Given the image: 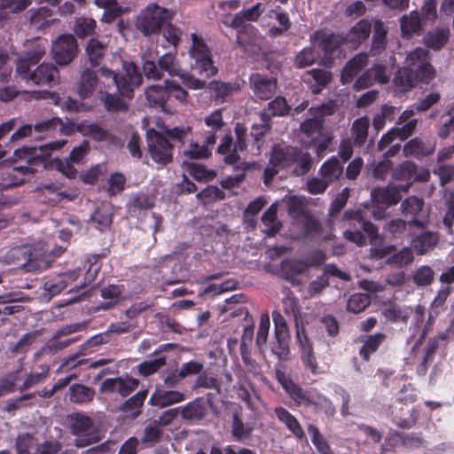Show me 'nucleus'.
<instances>
[{"mask_svg":"<svg viewBox=\"0 0 454 454\" xmlns=\"http://www.w3.org/2000/svg\"><path fill=\"white\" fill-rule=\"evenodd\" d=\"M45 52L46 40L38 39L33 42L16 61L17 74L27 82L35 85L54 84L59 77V69L52 63L39 64Z\"/></svg>","mask_w":454,"mask_h":454,"instance_id":"1","label":"nucleus"},{"mask_svg":"<svg viewBox=\"0 0 454 454\" xmlns=\"http://www.w3.org/2000/svg\"><path fill=\"white\" fill-rule=\"evenodd\" d=\"M434 75L435 70L429 62L428 51L419 47L408 54L406 66L397 69L393 82L401 92H407L418 82H430Z\"/></svg>","mask_w":454,"mask_h":454,"instance_id":"2","label":"nucleus"},{"mask_svg":"<svg viewBox=\"0 0 454 454\" xmlns=\"http://www.w3.org/2000/svg\"><path fill=\"white\" fill-rule=\"evenodd\" d=\"M278 379L296 406L312 408L315 412H323L326 416L335 414L336 411L333 402L315 388L304 389L292 379H287L284 375Z\"/></svg>","mask_w":454,"mask_h":454,"instance_id":"3","label":"nucleus"},{"mask_svg":"<svg viewBox=\"0 0 454 454\" xmlns=\"http://www.w3.org/2000/svg\"><path fill=\"white\" fill-rule=\"evenodd\" d=\"M67 142L56 141L41 145L39 146H23L14 151V157L26 161L25 165H19L13 169L22 175L34 174L38 167L43 168L49 161V156L53 150L60 149Z\"/></svg>","mask_w":454,"mask_h":454,"instance_id":"4","label":"nucleus"},{"mask_svg":"<svg viewBox=\"0 0 454 454\" xmlns=\"http://www.w3.org/2000/svg\"><path fill=\"white\" fill-rule=\"evenodd\" d=\"M176 12L150 3L143 8L135 20L136 28L145 37L159 35L166 22L173 20Z\"/></svg>","mask_w":454,"mask_h":454,"instance_id":"5","label":"nucleus"},{"mask_svg":"<svg viewBox=\"0 0 454 454\" xmlns=\"http://www.w3.org/2000/svg\"><path fill=\"white\" fill-rule=\"evenodd\" d=\"M264 11L265 4L258 2L252 7L237 12L234 15L231 22L228 24V26L237 30V43L239 46L247 48L254 43L258 34V29L247 22L258 21Z\"/></svg>","mask_w":454,"mask_h":454,"instance_id":"6","label":"nucleus"},{"mask_svg":"<svg viewBox=\"0 0 454 454\" xmlns=\"http://www.w3.org/2000/svg\"><path fill=\"white\" fill-rule=\"evenodd\" d=\"M99 72L102 76L112 78L119 94L127 98H132L135 89L143 82L142 74L134 62L124 61L122 72L115 73L105 67H101Z\"/></svg>","mask_w":454,"mask_h":454,"instance_id":"7","label":"nucleus"},{"mask_svg":"<svg viewBox=\"0 0 454 454\" xmlns=\"http://www.w3.org/2000/svg\"><path fill=\"white\" fill-rule=\"evenodd\" d=\"M69 433L75 436L74 445L77 448H85L98 442L101 440L99 432L94 420L83 412H73L67 415Z\"/></svg>","mask_w":454,"mask_h":454,"instance_id":"8","label":"nucleus"},{"mask_svg":"<svg viewBox=\"0 0 454 454\" xmlns=\"http://www.w3.org/2000/svg\"><path fill=\"white\" fill-rule=\"evenodd\" d=\"M191 41L188 54L192 60V68L206 78L215 75L218 69L214 65L212 51L204 37L196 33H192Z\"/></svg>","mask_w":454,"mask_h":454,"instance_id":"9","label":"nucleus"},{"mask_svg":"<svg viewBox=\"0 0 454 454\" xmlns=\"http://www.w3.org/2000/svg\"><path fill=\"white\" fill-rule=\"evenodd\" d=\"M317 45L323 55L325 65H332L336 59L341 57L342 45L347 43V38L341 34L329 32L326 29L317 30L313 35Z\"/></svg>","mask_w":454,"mask_h":454,"instance_id":"10","label":"nucleus"},{"mask_svg":"<svg viewBox=\"0 0 454 454\" xmlns=\"http://www.w3.org/2000/svg\"><path fill=\"white\" fill-rule=\"evenodd\" d=\"M147 152L151 159L160 166H166L173 160L174 146L168 138L154 129L146 132Z\"/></svg>","mask_w":454,"mask_h":454,"instance_id":"11","label":"nucleus"},{"mask_svg":"<svg viewBox=\"0 0 454 454\" xmlns=\"http://www.w3.org/2000/svg\"><path fill=\"white\" fill-rule=\"evenodd\" d=\"M274 324V340L270 344V350L279 361H287L290 356V333L287 323L283 315L274 310L272 312Z\"/></svg>","mask_w":454,"mask_h":454,"instance_id":"12","label":"nucleus"},{"mask_svg":"<svg viewBox=\"0 0 454 454\" xmlns=\"http://www.w3.org/2000/svg\"><path fill=\"white\" fill-rule=\"evenodd\" d=\"M392 177L395 181L405 182L398 186L403 192H407L414 183L427 182L430 172L411 160H404L393 170Z\"/></svg>","mask_w":454,"mask_h":454,"instance_id":"13","label":"nucleus"},{"mask_svg":"<svg viewBox=\"0 0 454 454\" xmlns=\"http://www.w3.org/2000/svg\"><path fill=\"white\" fill-rule=\"evenodd\" d=\"M416 401V395H406L396 399L388 407V414L392 421L401 428H411L416 422L418 416L414 408L410 409L406 403H413Z\"/></svg>","mask_w":454,"mask_h":454,"instance_id":"14","label":"nucleus"},{"mask_svg":"<svg viewBox=\"0 0 454 454\" xmlns=\"http://www.w3.org/2000/svg\"><path fill=\"white\" fill-rule=\"evenodd\" d=\"M249 87L254 101H267L277 92L278 79L261 73H254L249 76Z\"/></svg>","mask_w":454,"mask_h":454,"instance_id":"15","label":"nucleus"},{"mask_svg":"<svg viewBox=\"0 0 454 454\" xmlns=\"http://www.w3.org/2000/svg\"><path fill=\"white\" fill-rule=\"evenodd\" d=\"M52 57L59 65H67L78 53V44L73 35L59 36L51 47Z\"/></svg>","mask_w":454,"mask_h":454,"instance_id":"16","label":"nucleus"},{"mask_svg":"<svg viewBox=\"0 0 454 454\" xmlns=\"http://www.w3.org/2000/svg\"><path fill=\"white\" fill-rule=\"evenodd\" d=\"M139 386V380L132 377L108 378L103 380L99 391L104 394L118 393L122 397L129 396Z\"/></svg>","mask_w":454,"mask_h":454,"instance_id":"17","label":"nucleus"},{"mask_svg":"<svg viewBox=\"0 0 454 454\" xmlns=\"http://www.w3.org/2000/svg\"><path fill=\"white\" fill-rule=\"evenodd\" d=\"M296 148L292 145H274L270 152V163L280 169L291 168L296 155Z\"/></svg>","mask_w":454,"mask_h":454,"instance_id":"18","label":"nucleus"},{"mask_svg":"<svg viewBox=\"0 0 454 454\" xmlns=\"http://www.w3.org/2000/svg\"><path fill=\"white\" fill-rule=\"evenodd\" d=\"M403 191L398 185L380 187L373 189L371 192L372 200L379 207H387L396 205L402 198Z\"/></svg>","mask_w":454,"mask_h":454,"instance_id":"19","label":"nucleus"},{"mask_svg":"<svg viewBox=\"0 0 454 454\" xmlns=\"http://www.w3.org/2000/svg\"><path fill=\"white\" fill-rule=\"evenodd\" d=\"M277 419L283 423L288 431L299 441L307 440L305 432L297 419L287 409L278 406L274 409Z\"/></svg>","mask_w":454,"mask_h":454,"instance_id":"20","label":"nucleus"},{"mask_svg":"<svg viewBox=\"0 0 454 454\" xmlns=\"http://www.w3.org/2000/svg\"><path fill=\"white\" fill-rule=\"evenodd\" d=\"M344 219L350 222V224L354 226L357 223L359 228L367 235L366 238L369 239L371 244L376 243L380 239L378 227L372 222L364 220L360 210L345 211Z\"/></svg>","mask_w":454,"mask_h":454,"instance_id":"21","label":"nucleus"},{"mask_svg":"<svg viewBox=\"0 0 454 454\" xmlns=\"http://www.w3.org/2000/svg\"><path fill=\"white\" fill-rule=\"evenodd\" d=\"M423 207V199L417 196H410L402 202V213L406 217H411V220L409 222V226H415L419 229L424 227L423 222L417 219V216L422 211Z\"/></svg>","mask_w":454,"mask_h":454,"instance_id":"22","label":"nucleus"},{"mask_svg":"<svg viewBox=\"0 0 454 454\" xmlns=\"http://www.w3.org/2000/svg\"><path fill=\"white\" fill-rule=\"evenodd\" d=\"M215 143V135H207L202 145L198 142H192L190 148L184 152V155L191 160L208 159L212 155V148Z\"/></svg>","mask_w":454,"mask_h":454,"instance_id":"23","label":"nucleus"},{"mask_svg":"<svg viewBox=\"0 0 454 454\" xmlns=\"http://www.w3.org/2000/svg\"><path fill=\"white\" fill-rule=\"evenodd\" d=\"M207 414V407L203 398L199 397L189 402L180 410L182 419L189 423H196L202 420Z\"/></svg>","mask_w":454,"mask_h":454,"instance_id":"24","label":"nucleus"},{"mask_svg":"<svg viewBox=\"0 0 454 454\" xmlns=\"http://www.w3.org/2000/svg\"><path fill=\"white\" fill-rule=\"evenodd\" d=\"M107 52V44L98 38L92 37L87 43L85 54L91 67H99Z\"/></svg>","mask_w":454,"mask_h":454,"instance_id":"25","label":"nucleus"},{"mask_svg":"<svg viewBox=\"0 0 454 454\" xmlns=\"http://www.w3.org/2000/svg\"><path fill=\"white\" fill-rule=\"evenodd\" d=\"M368 56L364 53L356 54L349 59L341 71L340 80L343 84L349 83L366 67Z\"/></svg>","mask_w":454,"mask_h":454,"instance_id":"26","label":"nucleus"},{"mask_svg":"<svg viewBox=\"0 0 454 454\" xmlns=\"http://www.w3.org/2000/svg\"><path fill=\"white\" fill-rule=\"evenodd\" d=\"M184 393L176 390H157L150 397L149 403L160 408L183 402Z\"/></svg>","mask_w":454,"mask_h":454,"instance_id":"27","label":"nucleus"},{"mask_svg":"<svg viewBox=\"0 0 454 454\" xmlns=\"http://www.w3.org/2000/svg\"><path fill=\"white\" fill-rule=\"evenodd\" d=\"M260 122L254 123L251 127L250 135L254 138V145L260 150L264 143V137L270 131L272 121H270L266 112H260Z\"/></svg>","mask_w":454,"mask_h":454,"instance_id":"28","label":"nucleus"},{"mask_svg":"<svg viewBox=\"0 0 454 454\" xmlns=\"http://www.w3.org/2000/svg\"><path fill=\"white\" fill-rule=\"evenodd\" d=\"M439 237L434 231H425L412 239L411 246L417 254L422 255L433 249L438 243Z\"/></svg>","mask_w":454,"mask_h":454,"instance_id":"29","label":"nucleus"},{"mask_svg":"<svg viewBox=\"0 0 454 454\" xmlns=\"http://www.w3.org/2000/svg\"><path fill=\"white\" fill-rule=\"evenodd\" d=\"M168 84L151 85L145 90V98L149 106L160 107L165 110L166 104L168 100Z\"/></svg>","mask_w":454,"mask_h":454,"instance_id":"30","label":"nucleus"},{"mask_svg":"<svg viewBox=\"0 0 454 454\" xmlns=\"http://www.w3.org/2000/svg\"><path fill=\"white\" fill-rule=\"evenodd\" d=\"M387 339V334L384 333H376L374 334H369L364 340V343L359 348V356L361 358L369 362L371 356L377 352L380 347Z\"/></svg>","mask_w":454,"mask_h":454,"instance_id":"31","label":"nucleus"},{"mask_svg":"<svg viewBox=\"0 0 454 454\" xmlns=\"http://www.w3.org/2000/svg\"><path fill=\"white\" fill-rule=\"evenodd\" d=\"M434 148L430 144L424 142L419 137L409 140L403 148V153L405 157L422 158L432 154Z\"/></svg>","mask_w":454,"mask_h":454,"instance_id":"32","label":"nucleus"},{"mask_svg":"<svg viewBox=\"0 0 454 454\" xmlns=\"http://www.w3.org/2000/svg\"><path fill=\"white\" fill-rule=\"evenodd\" d=\"M147 395V390L138 391L134 395L127 399L121 405H120L119 410L123 413L130 415V417L133 419L137 418L142 412V407Z\"/></svg>","mask_w":454,"mask_h":454,"instance_id":"33","label":"nucleus"},{"mask_svg":"<svg viewBox=\"0 0 454 454\" xmlns=\"http://www.w3.org/2000/svg\"><path fill=\"white\" fill-rule=\"evenodd\" d=\"M400 27L402 36L411 38L414 35H420L422 30L421 20L418 12H411L409 15L401 18Z\"/></svg>","mask_w":454,"mask_h":454,"instance_id":"34","label":"nucleus"},{"mask_svg":"<svg viewBox=\"0 0 454 454\" xmlns=\"http://www.w3.org/2000/svg\"><path fill=\"white\" fill-rule=\"evenodd\" d=\"M320 176L327 181L329 184L340 179L343 174V166L340 160L333 156L325 161L320 169Z\"/></svg>","mask_w":454,"mask_h":454,"instance_id":"35","label":"nucleus"},{"mask_svg":"<svg viewBox=\"0 0 454 454\" xmlns=\"http://www.w3.org/2000/svg\"><path fill=\"white\" fill-rule=\"evenodd\" d=\"M295 153L294 165L289 169L293 176H301L309 173L312 168L313 159L309 153L298 147L296 148Z\"/></svg>","mask_w":454,"mask_h":454,"instance_id":"36","label":"nucleus"},{"mask_svg":"<svg viewBox=\"0 0 454 454\" xmlns=\"http://www.w3.org/2000/svg\"><path fill=\"white\" fill-rule=\"evenodd\" d=\"M209 90L216 101L224 102L234 91L239 90L237 82H226L214 80L209 82Z\"/></svg>","mask_w":454,"mask_h":454,"instance_id":"37","label":"nucleus"},{"mask_svg":"<svg viewBox=\"0 0 454 454\" xmlns=\"http://www.w3.org/2000/svg\"><path fill=\"white\" fill-rule=\"evenodd\" d=\"M98 84V75L91 68H85L81 74L78 92L82 98H90Z\"/></svg>","mask_w":454,"mask_h":454,"instance_id":"38","label":"nucleus"},{"mask_svg":"<svg viewBox=\"0 0 454 454\" xmlns=\"http://www.w3.org/2000/svg\"><path fill=\"white\" fill-rule=\"evenodd\" d=\"M216 152L219 154L224 155L223 160L228 165H234L240 160V156L234 148L233 137L231 132L223 137Z\"/></svg>","mask_w":454,"mask_h":454,"instance_id":"39","label":"nucleus"},{"mask_svg":"<svg viewBox=\"0 0 454 454\" xmlns=\"http://www.w3.org/2000/svg\"><path fill=\"white\" fill-rule=\"evenodd\" d=\"M370 120L367 116H362L356 119L351 126V135L354 140V145L362 146L365 144L368 137V129Z\"/></svg>","mask_w":454,"mask_h":454,"instance_id":"40","label":"nucleus"},{"mask_svg":"<svg viewBox=\"0 0 454 454\" xmlns=\"http://www.w3.org/2000/svg\"><path fill=\"white\" fill-rule=\"evenodd\" d=\"M371 31L372 25L370 21L363 19L353 26L344 37L347 38V43H361L369 37Z\"/></svg>","mask_w":454,"mask_h":454,"instance_id":"41","label":"nucleus"},{"mask_svg":"<svg viewBox=\"0 0 454 454\" xmlns=\"http://www.w3.org/2000/svg\"><path fill=\"white\" fill-rule=\"evenodd\" d=\"M254 427L245 424L238 413L233 414L231 422V436L234 441L243 442L251 438Z\"/></svg>","mask_w":454,"mask_h":454,"instance_id":"42","label":"nucleus"},{"mask_svg":"<svg viewBox=\"0 0 454 454\" xmlns=\"http://www.w3.org/2000/svg\"><path fill=\"white\" fill-rule=\"evenodd\" d=\"M69 399L72 403L86 404L93 400L95 390L90 387L77 383L69 387Z\"/></svg>","mask_w":454,"mask_h":454,"instance_id":"43","label":"nucleus"},{"mask_svg":"<svg viewBox=\"0 0 454 454\" xmlns=\"http://www.w3.org/2000/svg\"><path fill=\"white\" fill-rule=\"evenodd\" d=\"M292 107L288 105L286 98L282 96H277L270 100L267 106L261 112H266L270 121L273 117H283L289 114Z\"/></svg>","mask_w":454,"mask_h":454,"instance_id":"44","label":"nucleus"},{"mask_svg":"<svg viewBox=\"0 0 454 454\" xmlns=\"http://www.w3.org/2000/svg\"><path fill=\"white\" fill-rule=\"evenodd\" d=\"M450 34L449 27H437L425 36V43L428 48L439 51L448 43Z\"/></svg>","mask_w":454,"mask_h":454,"instance_id":"45","label":"nucleus"},{"mask_svg":"<svg viewBox=\"0 0 454 454\" xmlns=\"http://www.w3.org/2000/svg\"><path fill=\"white\" fill-rule=\"evenodd\" d=\"M31 251L27 247L20 246L11 248L6 255L8 263H12L25 268L27 270V262L30 261Z\"/></svg>","mask_w":454,"mask_h":454,"instance_id":"46","label":"nucleus"},{"mask_svg":"<svg viewBox=\"0 0 454 454\" xmlns=\"http://www.w3.org/2000/svg\"><path fill=\"white\" fill-rule=\"evenodd\" d=\"M277 213V207L271 205L262 215V223L266 228L264 231L270 237L275 236L282 227Z\"/></svg>","mask_w":454,"mask_h":454,"instance_id":"47","label":"nucleus"},{"mask_svg":"<svg viewBox=\"0 0 454 454\" xmlns=\"http://www.w3.org/2000/svg\"><path fill=\"white\" fill-rule=\"evenodd\" d=\"M100 100L107 112L119 113L128 111V104L120 96L108 92H100Z\"/></svg>","mask_w":454,"mask_h":454,"instance_id":"48","label":"nucleus"},{"mask_svg":"<svg viewBox=\"0 0 454 454\" xmlns=\"http://www.w3.org/2000/svg\"><path fill=\"white\" fill-rule=\"evenodd\" d=\"M387 45V29L381 20H376L373 26V35L371 51L374 54L380 53Z\"/></svg>","mask_w":454,"mask_h":454,"instance_id":"49","label":"nucleus"},{"mask_svg":"<svg viewBox=\"0 0 454 454\" xmlns=\"http://www.w3.org/2000/svg\"><path fill=\"white\" fill-rule=\"evenodd\" d=\"M100 259L99 254H90L87 258L88 269L84 275V280L78 285H75L74 288H84L90 285L97 278L98 273L100 270L98 263Z\"/></svg>","mask_w":454,"mask_h":454,"instance_id":"50","label":"nucleus"},{"mask_svg":"<svg viewBox=\"0 0 454 454\" xmlns=\"http://www.w3.org/2000/svg\"><path fill=\"white\" fill-rule=\"evenodd\" d=\"M288 215L294 220L301 221L309 214L303 198L292 196L287 201Z\"/></svg>","mask_w":454,"mask_h":454,"instance_id":"51","label":"nucleus"},{"mask_svg":"<svg viewBox=\"0 0 454 454\" xmlns=\"http://www.w3.org/2000/svg\"><path fill=\"white\" fill-rule=\"evenodd\" d=\"M186 168L189 174L197 181L208 182L216 176V172L208 169L204 164L197 162L186 163Z\"/></svg>","mask_w":454,"mask_h":454,"instance_id":"52","label":"nucleus"},{"mask_svg":"<svg viewBox=\"0 0 454 454\" xmlns=\"http://www.w3.org/2000/svg\"><path fill=\"white\" fill-rule=\"evenodd\" d=\"M310 434L311 442L320 454H333L327 440L322 435L319 428L314 424H309L307 427Z\"/></svg>","mask_w":454,"mask_h":454,"instance_id":"53","label":"nucleus"},{"mask_svg":"<svg viewBox=\"0 0 454 454\" xmlns=\"http://www.w3.org/2000/svg\"><path fill=\"white\" fill-rule=\"evenodd\" d=\"M371 304L369 294L356 293L352 294L347 302V310L354 314L363 312Z\"/></svg>","mask_w":454,"mask_h":454,"instance_id":"54","label":"nucleus"},{"mask_svg":"<svg viewBox=\"0 0 454 454\" xmlns=\"http://www.w3.org/2000/svg\"><path fill=\"white\" fill-rule=\"evenodd\" d=\"M204 122L209 129L208 135H215V138L217 137V133L222 131L226 126L223 118L222 109L213 111L210 114L205 117Z\"/></svg>","mask_w":454,"mask_h":454,"instance_id":"55","label":"nucleus"},{"mask_svg":"<svg viewBox=\"0 0 454 454\" xmlns=\"http://www.w3.org/2000/svg\"><path fill=\"white\" fill-rule=\"evenodd\" d=\"M434 279V271L428 265H422L417 268L412 274V281L417 286L424 287L430 286Z\"/></svg>","mask_w":454,"mask_h":454,"instance_id":"56","label":"nucleus"},{"mask_svg":"<svg viewBox=\"0 0 454 454\" xmlns=\"http://www.w3.org/2000/svg\"><path fill=\"white\" fill-rule=\"evenodd\" d=\"M97 27V22L91 18H77L74 27V32L77 37L84 39L91 35Z\"/></svg>","mask_w":454,"mask_h":454,"instance_id":"57","label":"nucleus"},{"mask_svg":"<svg viewBox=\"0 0 454 454\" xmlns=\"http://www.w3.org/2000/svg\"><path fill=\"white\" fill-rule=\"evenodd\" d=\"M275 13V19L278 23V26H273L269 29V35L270 37H278L284 35L286 31L291 28L292 22L288 14L285 12H278L271 11Z\"/></svg>","mask_w":454,"mask_h":454,"instance_id":"58","label":"nucleus"},{"mask_svg":"<svg viewBox=\"0 0 454 454\" xmlns=\"http://www.w3.org/2000/svg\"><path fill=\"white\" fill-rule=\"evenodd\" d=\"M37 445V438L28 433L21 434L16 439V449L18 454H33L31 450L33 449L35 450Z\"/></svg>","mask_w":454,"mask_h":454,"instance_id":"59","label":"nucleus"},{"mask_svg":"<svg viewBox=\"0 0 454 454\" xmlns=\"http://www.w3.org/2000/svg\"><path fill=\"white\" fill-rule=\"evenodd\" d=\"M158 66L161 72H167L171 76L180 74L181 68L173 53H166L161 56L158 60Z\"/></svg>","mask_w":454,"mask_h":454,"instance_id":"60","label":"nucleus"},{"mask_svg":"<svg viewBox=\"0 0 454 454\" xmlns=\"http://www.w3.org/2000/svg\"><path fill=\"white\" fill-rule=\"evenodd\" d=\"M162 36L165 41L175 49L181 43L182 30L172 23V20L166 22L161 29Z\"/></svg>","mask_w":454,"mask_h":454,"instance_id":"61","label":"nucleus"},{"mask_svg":"<svg viewBox=\"0 0 454 454\" xmlns=\"http://www.w3.org/2000/svg\"><path fill=\"white\" fill-rule=\"evenodd\" d=\"M318 58L313 47H305L295 57L294 64L298 68H304L313 65Z\"/></svg>","mask_w":454,"mask_h":454,"instance_id":"62","label":"nucleus"},{"mask_svg":"<svg viewBox=\"0 0 454 454\" xmlns=\"http://www.w3.org/2000/svg\"><path fill=\"white\" fill-rule=\"evenodd\" d=\"M162 434V429L153 421L145 427L141 443L147 447L153 446L160 440Z\"/></svg>","mask_w":454,"mask_h":454,"instance_id":"63","label":"nucleus"},{"mask_svg":"<svg viewBox=\"0 0 454 454\" xmlns=\"http://www.w3.org/2000/svg\"><path fill=\"white\" fill-rule=\"evenodd\" d=\"M62 442L53 437L44 440L37 445L33 454H58L62 450Z\"/></svg>","mask_w":454,"mask_h":454,"instance_id":"64","label":"nucleus"}]
</instances>
